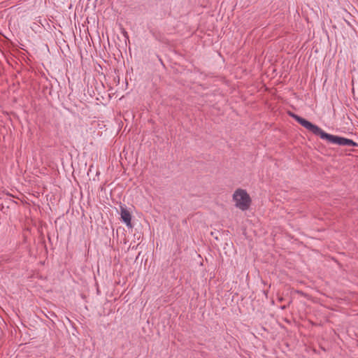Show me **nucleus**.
Here are the masks:
<instances>
[{
  "instance_id": "1",
  "label": "nucleus",
  "mask_w": 358,
  "mask_h": 358,
  "mask_svg": "<svg viewBox=\"0 0 358 358\" xmlns=\"http://www.w3.org/2000/svg\"><path fill=\"white\" fill-rule=\"evenodd\" d=\"M292 117L298 123L306 128L313 134L320 136L322 139L325 140L327 142L341 146H353L358 147V143L351 139L346 138L342 136H334L326 133L318 126L313 124L307 120L299 116L298 115L290 113Z\"/></svg>"
},
{
  "instance_id": "2",
  "label": "nucleus",
  "mask_w": 358,
  "mask_h": 358,
  "mask_svg": "<svg viewBox=\"0 0 358 358\" xmlns=\"http://www.w3.org/2000/svg\"><path fill=\"white\" fill-rule=\"evenodd\" d=\"M233 199L236 202V206L242 210H247L250 205L251 199L247 192L242 189L235 191Z\"/></svg>"
},
{
  "instance_id": "3",
  "label": "nucleus",
  "mask_w": 358,
  "mask_h": 358,
  "mask_svg": "<svg viewBox=\"0 0 358 358\" xmlns=\"http://www.w3.org/2000/svg\"><path fill=\"white\" fill-rule=\"evenodd\" d=\"M121 219L124 223L129 227H131V215L129 210L124 206H120Z\"/></svg>"
},
{
  "instance_id": "4",
  "label": "nucleus",
  "mask_w": 358,
  "mask_h": 358,
  "mask_svg": "<svg viewBox=\"0 0 358 358\" xmlns=\"http://www.w3.org/2000/svg\"><path fill=\"white\" fill-rule=\"evenodd\" d=\"M285 306H282V309H285Z\"/></svg>"
}]
</instances>
